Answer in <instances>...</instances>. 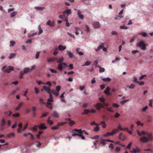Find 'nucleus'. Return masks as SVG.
Wrapping results in <instances>:
<instances>
[{"label":"nucleus","instance_id":"obj_51","mask_svg":"<svg viewBox=\"0 0 153 153\" xmlns=\"http://www.w3.org/2000/svg\"><path fill=\"white\" fill-rule=\"evenodd\" d=\"M120 28L121 29L127 30L128 29V27H127L126 26H125L124 25H123L120 27Z\"/></svg>","mask_w":153,"mask_h":153},{"label":"nucleus","instance_id":"obj_33","mask_svg":"<svg viewBox=\"0 0 153 153\" xmlns=\"http://www.w3.org/2000/svg\"><path fill=\"white\" fill-rule=\"evenodd\" d=\"M151 119H152V117L150 115H147V117H146V120H147V121L148 122H150L152 121V120H151Z\"/></svg>","mask_w":153,"mask_h":153},{"label":"nucleus","instance_id":"obj_64","mask_svg":"<svg viewBox=\"0 0 153 153\" xmlns=\"http://www.w3.org/2000/svg\"><path fill=\"white\" fill-rule=\"evenodd\" d=\"M49 70L51 71L52 73H56V71L52 69H49Z\"/></svg>","mask_w":153,"mask_h":153},{"label":"nucleus","instance_id":"obj_54","mask_svg":"<svg viewBox=\"0 0 153 153\" xmlns=\"http://www.w3.org/2000/svg\"><path fill=\"white\" fill-rule=\"evenodd\" d=\"M59 126H53L52 127V129L53 130H56L58 129V127Z\"/></svg>","mask_w":153,"mask_h":153},{"label":"nucleus","instance_id":"obj_27","mask_svg":"<svg viewBox=\"0 0 153 153\" xmlns=\"http://www.w3.org/2000/svg\"><path fill=\"white\" fill-rule=\"evenodd\" d=\"M56 58H52L48 59L47 61L48 62H51L56 61Z\"/></svg>","mask_w":153,"mask_h":153},{"label":"nucleus","instance_id":"obj_40","mask_svg":"<svg viewBox=\"0 0 153 153\" xmlns=\"http://www.w3.org/2000/svg\"><path fill=\"white\" fill-rule=\"evenodd\" d=\"M102 80L103 81H111V79L109 77H107V78H102Z\"/></svg>","mask_w":153,"mask_h":153},{"label":"nucleus","instance_id":"obj_15","mask_svg":"<svg viewBox=\"0 0 153 153\" xmlns=\"http://www.w3.org/2000/svg\"><path fill=\"white\" fill-rule=\"evenodd\" d=\"M43 88H44V90L47 93L50 94V89L48 87L46 86H43Z\"/></svg>","mask_w":153,"mask_h":153},{"label":"nucleus","instance_id":"obj_57","mask_svg":"<svg viewBox=\"0 0 153 153\" xmlns=\"http://www.w3.org/2000/svg\"><path fill=\"white\" fill-rule=\"evenodd\" d=\"M65 123H58V124H57V126H63L65 125Z\"/></svg>","mask_w":153,"mask_h":153},{"label":"nucleus","instance_id":"obj_20","mask_svg":"<svg viewBox=\"0 0 153 153\" xmlns=\"http://www.w3.org/2000/svg\"><path fill=\"white\" fill-rule=\"evenodd\" d=\"M34 8L38 10H42L45 9V7H35Z\"/></svg>","mask_w":153,"mask_h":153},{"label":"nucleus","instance_id":"obj_28","mask_svg":"<svg viewBox=\"0 0 153 153\" xmlns=\"http://www.w3.org/2000/svg\"><path fill=\"white\" fill-rule=\"evenodd\" d=\"M16 53H11L10 54V56H9V59H11L13 57H15Z\"/></svg>","mask_w":153,"mask_h":153},{"label":"nucleus","instance_id":"obj_61","mask_svg":"<svg viewBox=\"0 0 153 153\" xmlns=\"http://www.w3.org/2000/svg\"><path fill=\"white\" fill-rule=\"evenodd\" d=\"M43 133V132H42V131H39V132H38L39 134L38 135H37V138H38V139H40V136Z\"/></svg>","mask_w":153,"mask_h":153},{"label":"nucleus","instance_id":"obj_46","mask_svg":"<svg viewBox=\"0 0 153 153\" xmlns=\"http://www.w3.org/2000/svg\"><path fill=\"white\" fill-rule=\"evenodd\" d=\"M94 130L95 132L98 131H99V127H98V126H96V127L94 128Z\"/></svg>","mask_w":153,"mask_h":153},{"label":"nucleus","instance_id":"obj_29","mask_svg":"<svg viewBox=\"0 0 153 153\" xmlns=\"http://www.w3.org/2000/svg\"><path fill=\"white\" fill-rule=\"evenodd\" d=\"M17 12L16 11H13L10 13V16L11 17H14L16 15H17Z\"/></svg>","mask_w":153,"mask_h":153},{"label":"nucleus","instance_id":"obj_52","mask_svg":"<svg viewBox=\"0 0 153 153\" xmlns=\"http://www.w3.org/2000/svg\"><path fill=\"white\" fill-rule=\"evenodd\" d=\"M40 53V52H37L36 53V55H35V58L37 59L39 58Z\"/></svg>","mask_w":153,"mask_h":153},{"label":"nucleus","instance_id":"obj_37","mask_svg":"<svg viewBox=\"0 0 153 153\" xmlns=\"http://www.w3.org/2000/svg\"><path fill=\"white\" fill-rule=\"evenodd\" d=\"M10 47H13L14 45L15 44V42L14 41H10Z\"/></svg>","mask_w":153,"mask_h":153},{"label":"nucleus","instance_id":"obj_42","mask_svg":"<svg viewBox=\"0 0 153 153\" xmlns=\"http://www.w3.org/2000/svg\"><path fill=\"white\" fill-rule=\"evenodd\" d=\"M14 136V133H10L9 134H7L6 135V136H7L8 137H13Z\"/></svg>","mask_w":153,"mask_h":153},{"label":"nucleus","instance_id":"obj_4","mask_svg":"<svg viewBox=\"0 0 153 153\" xmlns=\"http://www.w3.org/2000/svg\"><path fill=\"white\" fill-rule=\"evenodd\" d=\"M92 26L95 29H97L100 27V24L97 21H95L92 24Z\"/></svg>","mask_w":153,"mask_h":153},{"label":"nucleus","instance_id":"obj_34","mask_svg":"<svg viewBox=\"0 0 153 153\" xmlns=\"http://www.w3.org/2000/svg\"><path fill=\"white\" fill-rule=\"evenodd\" d=\"M114 134L113 133H108L106 134H104L103 135V137H107L108 136H112L113 135H114Z\"/></svg>","mask_w":153,"mask_h":153},{"label":"nucleus","instance_id":"obj_8","mask_svg":"<svg viewBox=\"0 0 153 153\" xmlns=\"http://www.w3.org/2000/svg\"><path fill=\"white\" fill-rule=\"evenodd\" d=\"M140 152V150L138 146H137V149L134 148L132 149V151H130L131 153H137Z\"/></svg>","mask_w":153,"mask_h":153},{"label":"nucleus","instance_id":"obj_6","mask_svg":"<svg viewBox=\"0 0 153 153\" xmlns=\"http://www.w3.org/2000/svg\"><path fill=\"white\" fill-rule=\"evenodd\" d=\"M94 107H95L97 109L100 111L101 108L103 107V105L102 104L100 103H97L94 105Z\"/></svg>","mask_w":153,"mask_h":153},{"label":"nucleus","instance_id":"obj_58","mask_svg":"<svg viewBox=\"0 0 153 153\" xmlns=\"http://www.w3.org/2000/svg\"><path fill=\"white\" fill-rule=\"evenodd\" d=\"M98 138L99 136L98 135H97L94 137H91V138L92 139H98Z\"/></svg>","mask_w":153,"mask_h":153},{"label":"nucleus","instance_id":"obj_19","mask_svg":"<svg viewBox=\"0 0 153 153\" xmlns=\"http://www.w3.org/2000/svg\"><path fill=\"white\" fill-rule=\"evenodd\" d=\"M6 67L5 66H3V67L2 68V70L4 72H6L7 73H9L10 72V71H12V70H10L8 69H5ZM5 69V70L4 69Z\"/></svg>","mask_w":153,"mask_h":153},{"label":"nucleus","instance_id":"obj_49","mask_svg":"<svg viewBox=\"0 0 153 153\" xmlns=\"http://www.w3.org/2000/svg\"><path fill=\"white\" fill-rule=\"evenodd\" d=\"M75 31H76V32H75V34H76V35H78L79 34V32L78 31L80 30V29L78 27H76V28H75Z\"/></svg>","mask_w":153,"mask_h":153},{"label":"nucleus","instance_id":"obj_59","mask_svg":"<svg viewBox=\"0 0 153 153\" xmlns=\"http://www.w3.org/2000/svg\"><path fill=\"white\" fill-rule=\"evenodd\" d=\"M41 144V143L40 142H37V144L36 145V146L38 148H39L40 147Z\"/></svg>","mask_w":153,"mask_h":153},{"label":"nucleus","instance_id":"obj_53","mask_svg":"<svg viewBox=\"0 0 153 153\" xmlns=\"http://www.w3.org/2000/svg\"><path fill=\"white\" fill-rule=\"evenodd\" d=\"M148 109V106H146L145 107L143 108L142 109V111L143 112H144L146 110Z\"/></svg>","mask_w":153,"mask_h":153},{"label":"nucleus","instance_id":"obj_35","mask_svg":"<svg viewBox=\"0 0 153 153\" xmlns=\"http://www.w3.org/2000/svg\"><path fill=\"white\" fill-rule=\"evenodd\" d=\"M139 34L141 35L142 36L145 37L147 36V33L145 32H143L139 33Z\"/></svg>","mask_w":153,"mask_h":153},{"label":"nucleus","instance_id":"obj_39","mask_svg":"<svg viewBox=\"0 0 153 153\" xmlns=\"http://www.w3.org/2000/svg\"><path fill=\"white\" fill-rule=\"evenodd\" d=\"M118 34V33L117 31H113L111 32V34L113 36H117Z\"/></svg>","mask_w":153,"mask_h":153},{"label":"nucleus","instance_id":"obj_32","mask_svg":"<svg viewBox=\"0 0 153 153\" xmlns=\"http://www.w3.org/2000/svg\"><path fill=\"white\" fill-rule=\"evenodd\" d=\"M63 68V66L62 65H58V66H57V69L58 70L62 71Z\"/></svg>","mask_w":153,"mask_h":153},{"label":"nucleus","instance_id":"obj_50","mask_svg":"<svg viewBox=\"0 0 153 153\" xmlns=\"http://www.w3.org/2000/svg\"><path fill=\"white\" fill-rule=\"evenodd\" d=\"M99 101L102 103L105 102V99L103 97H101L99 99Z\"/></svg>","mask_w":153,"mask_h":153},{"label":"nucleus","instance_id":"obj_16","mask_svg":"<svg viewBox=\"0 0 153 153\" xmlns=\"http://www.w3.org/2000/svg\"><path fill=\"white\" fill-rule=\"evenodd\" d=\"M58 50L60 51H63L66 49V46H63L62 45H59L58 47Z\"/></svg>","mask_w":153,"mask_h":153},{"label":"nucleus","instance_id":"obj_56","mask_svg":"<svg viewBox=\"0 0 153 153\" xmlns=\"http://www.w3.org/2000/svg\"><path fill=\"white\" fill-rule=\"evenodd\" d=\"M146 135L148 136V137H149V139H150V140H152V134L150 133L149 134H147Z\"/></svg>","mask_w":153,"mask_h":153},{"label":"nucleus","instance_id":"obj_18","mask_svg":"<svg viewBox=\"0 0 153 153\" xmlns=\"http://www.w3.org/2000/svg\"><path fill=\"white\" fill-rule=\"evenodd\" d=\"M64 61V58L63 56H62L60 58L57 59H56V61H57V63H60L63 62Z\"/></svg>","mask_w":153,"mask_h":153},{"label":"nucleus","instance_id":"obj_13","mask_svg":"<svg viewBox=\"0 0 153 153\" xmlns=\"http://www.w3.org/2000/svg\"><path fill=\"white\" fill-rule=\"evenodd\" d=\"M52 116L54 118H58L59 117V115L58 113L56 111H53V113L52 114Z\"/></svg>","mask_w":153,"mask_h":153},{"label":"nucleus","instance_id":"obj_9","mask_svg":"<svg viewBox=\"0 0 153 153\" xmlns=\"http://www.w3.org/2000/svg\"><path fill=\"white\" fill-rule=\"evenodd\" d=\"M110 90V88L109 87H107L106 88V89L104 91V94H105L107 95H111V93H110L109 91Z\"/></svg>","mask_w":153,"mask_h":153},{"label":"nucleus","instance_id":"obj_55","mask_svg":"<svg viewBox=\"0 0 153 153\" xmlns=\"http://www.w3.org/2000/svg\"><path fill=\"white\" fill-rule=\"evenodd\" d=\"M19 116H20V114H19V113H16V114H12V116L14 117H19Z\"/></svg>","mask_w":153,"mask_h":153},{"label":"nucleus","instance_id":"obj_45","mask_svg":"<svg viewBox=\"0 0 153 153\" xmlns=\"http://www.w3.org/2000/svg\"><path fill=\"white\" fill-rule=\"evenodd\" d=\"M100 123L102 125V127L104 128H105L106 127V125L105 124V122L103 121L100 122Z\"/></svg>","mask_w":153,"mask_h":153},{"label":"nucleus","instance_id":"obj_1","mask_svg":"<svg viewBox=\"0 0 153 153\" xmlns=\"http://www.w3.org/2000/svg\"><path fill=\"white\" fill-rule=\"evenodd\" d=\"M61 90V86L60 85H58L56 87V91L53 89L51 91V92L54 95L57 97L59 95V91Z\"/></svg>","mask_w":153,"mask_h":153},{"label":"nucleus","instance_id":"obj_30","mask_svg":"<svg viewBox=\"0 0 153 153\" xmlns=\"http://www.w3.org/2000/svg\"><path fill=\"white\" fill-rule=\"evenodd\" d=\"M67 54L68 55V56H69L70 58H72L73 57V56H74L73 53H71V52L70 51H68Z\"/></svg>","mask_w":153,"mask_h":153},{"label":"nucleus","instance_id":"obj_5","mask_svg":"<svg viewBox=\"0 0 153 153\" xmlns=\"http://www.w3.org/2000/svg\"><path fill=\"white\" fill-rule=\"evenodd\" d=\"M139 140H140L142 141V142L143 143H145L148 142L149 139H148L147 137L145 136H143L140 138Z\"/></svg>","mask_w":153,"mask_h":153},{"label":"nucleus","instance_id":"obj_43","mask_svg":"<svg viewBox=\"0 0 153 153\" xmlns=\"http://www.w3.org/2000/svg\"><path fill=\"white\" fill-rule=\"evenodd\" d=\"M5 124V120L4 119H3L2 120V122H1L0 125H1V126H3Z\"/></svg>","mask_w":153,"mask_h":153},{"label":"nucleus","instance_id":"obj_48","mask_svg":"<svg viewBox=\"0 0 153 153\" xmlns=\"http://www.w3.org/2000/svg\"><path fill=\"white\" fill-rule=\"evenodd\" d=\"M85 27L87 32H88V33H90L91 32V30H90V29L89 26L87 25H86Z\"/></svg>","mask_w":153,"mask_h":153},{"label":"nucleus","instance_id":"obj_10","mask_svg":"<svg viewBox=\"0 0 153 153\" xmlns=\"http://www.w3.org/2000/svg\"><path fill=\"white\" fill-rule=\"evenodd\" d=\"M68 16H67L66 17H65V15L63 14L62 15H60L59 16V18L64 21H67Z\"/></svg>","mask_w":153,"mask_h":153},{"label":"nucleus","instance_id":"obj_25","mask_svg":"<svg viewBox=\"0 0 153 153\" xmlns=\"http://www.w3.org/2000/svg\"><path fill=\"white\" fill-rule=\"evenodd\" d=\"M23 104V103L22 102H21L19 104L18 106L16 108V111H18L19 110L20 108L22 106Z\"/></svg>","mask_w":153,"mask_h":153},{"label":"nucleus","instance_id":"obj_63","mask_svg":"<svg viewBox=\"0 0 153 153\" xmlns=\"http://www.w3.org/2000/svg\"><path fill=\"white\" fill-rule=\"evenodd\" d=\"M130 42L132 43L134 41V37H130L129 38Z\"/></svg>","mask_w":153,"mask_h":153},{"label":"nucleus","instance_id":"obj_41","mask_svg":"<svg viewBox=\"0 0 153 153\" xmlns=\"http://www.w3.org/2000/svg\"><path fill=\"white\" fill-rule=\"evenodd\" d=\"M27 73H26L23 72L22 71H20V73H19V78H20V79H22V76H23L24 75V74Z\"/></svg>","mask_w":153,"mask_h":153},{"label":"nucleus","instance_id":"obj_21","mask_svg":"<svg viewBox=\"0 0 153 153\" xmlns=\"http://www.w3.org/2000/svg\"><path fill=\"white\" fill-rule=\"evenodd\" d=\"M32 111H33V116L35 117L36 116V108L35 107L33 106L32 107Z\"/></svg>","mask_w":153,"mask_h":153},{"label":"nucleus","instance_id":"obj_38","mask_svg":"<svg viewBox=\"0 0 153 153\" xmlns=\"http://www.w3.org/2000/svg\"><path fill=\"white\" fill-rule=\"evenodd\" d=\"M36 34H37V33L36 32L34 33L31 34H30V33H28V37H29V38H30L31 37H32V36H34L35 35H36Z\"/></svg>","mask_w":153,"mask_h":153},{"label":"nucleus","instance_id":"obj_24","mask_svg":"<svg viewBox=\"0 0 153 153\" xmlns=\"http://www.w3.org/2000/svg\"><path fill=\"white\" fill-rule=\"evenodd\" d=\"M38 29L39 30V32L38 33V35H40L41 33H42L43 32V30H42V29L41 27V26L40 25H39L38 26Z\"/></svg>","mask_w":153,"mask_h":153},{"label":"nucleus","instance_id":"obj_23","mask_svg":"<svg viewBox=\"0 0 153 153\" xmlns=\"http://www.w3.org/2000/svg\"><path fill=\"white\" fill-rule=\"evenodd\" d=\"M58 53V50L57 48L56 47L54 48V51H53V55L56 56Z\"/></svg>","mask_w":153,"mask_h":153},{"label":"nucleus","instance_id":"obj_26","mask_svg":"<svg viewBox=\"0 0 153 153\" xmlns=\"http://www.w3.org/2000/svg\"><path fill=\"white\" fill-rule=\"evenodd\" d=\"M91 64V62L90 61H87L84 64L82 65V66H88Z\"/></svg>","mask_w":153,"mask_h":153},{"label":"nucleus","instance_id":"obj_60","mask_svg":"<svg viewBox=\"0 0 153 153\" xmlns=\"http://www.w3.org/2000/svg\"><path fill=\"white\" fill-rule=\"evenodd\" d=\"M38 127V125H35L34 126V127L33 128V131H37V128Z\"/></svg>","mask_w":153,"mask_h":153},{"label":"nucleus","instance_id":"obj_2","mask_svg":"<svg viewBox=\"0 0 153 153\" xmlns=\"http://www.w3.org/2000/svg\"><path fill=\"white\" fill-rule=\"evenodd\" d=\"M146 44H145L144 42L142 40H141L140 42L137 43V45H136V46L138 48H140L142 47V48H141V49L143 51L146 50Z\"/></svg>","mask_w":153,"mask_h":153},{"label":"nucleus","instance_id":"obj_44","mask_svg":"<svg viewBox=\"0 0 153 153\" xmlns=\"http://www.w3.org/2000/svg\"><path fill=\"white\" fill-rule=\"evenodd\" d=\"M76 51L79 56H82L83 55V53L82 52L79 51L77 49H76Z\"/></svg>","mask_w":153,"mask_h":153},{"label":"nucleus","instance_id":"obj_12","mask_svg":"<svg viewBox=\"0 0 153 153\" xmlns=\"http://www.w3.org/2000/svg\"><path fill=\"white\" fill-rule=\"evenodd\" d=\"M71 133L73 134H72V136L73 137H75L76 136H79V135H82V132H78L76 133L73 132V131H72Z\"/></svg>","mask_w":153,"mask_h":153},{"label":"nucleus","instance_id":"obj_62","mask_svg":"<svg viewBox=\"0 0 153 153\" xmlns=\"http://www.w3.org/2000/svg\"><path fill=\"white\" fill-rule=\"evenodd\" d=\"M135 87V85H134V84H131V85H130L129 86V89H133L134 87Z\"/></svg>","mask_w":153,"mask_h":153},{"label":"nucleus","instance_id":"obj_31","mask_svg":"<svg viewBox=\"0 0 153 153\" xmlns=\"http://www.w3.org/2000/svg\"><path fill=\"white\" fill-rule=\"evenodd\" d=\"M89 112H90L89 109H84V112L82 113L81 114L82 115L87 114H88V113Z\"/></svg>","mask_w":153,"mask_h":153},{"label":"nucleus","instance_id":"obj_47","mask_svg":"<svg viewBox=\"0 0 153 153\" xmlns=\"http://www.w3.org/2000/svg\"><path fill=\"white\" fill-rule=\"evenodd\" d=\"M4 114L8 116H10L12 114V112L11 111H9L8 112H5Z\"/></svg>","mask_w":153,"mask_h":153},{"label":"nucleus","instance_id":"obj_7","mask_svg":"<svg viewBox=\"0 0 153 153\" xmlns=\"http://www.w3.org/2000/svg\"><path fill=\"white\" fill-rule=\"evenodd\" d=\"M63 15H65V14H67V16H68L71 13V10L69 9L65 10L63 11Z\"/></svg>","mask_w":153,"mask_h":153},{"label":"nucleus","instance_id":"obj_22","mask_svg":"<svg viewBox=\"0 0 153 153\" xmlns=\"http://www.w3.org/2000/svg\"><path fill=\"white\" fill-rule=\"evenodd\" d=\"M98 68H99V71L100 73H103L105 71V69L104 68L101 67L100 66H97Z\"/></svg>","mask_w":153,"mask_h":153},{"label":"nucleus","instance_id":"obj_17","mask_svg":"<svg viewBox=\"0 0 153 153\" xmlns=\"http://www.w3.org/2000/svg\"><path fill=\"white\" fill-rule=\"evenodd\" d=\"M31 70H30V68L28 67H26L24 68L23 69V71H22L24 73H28L30 71H31Z\"/></svg>","mask_w":153,"mask_h":153},{"label":"nucleus","instance_id":"obj_36","mask_svg":"<svg viewBox=\"0 0 153 153\" xmlns=\"http://www.w3.org/2000/svg\"><path fill=\"white\" fill-rule=\"evenodd\" d=\"M106 109H107V110L110 112H113V110L112 107L111 106L108 107Z\"/></svg>","mask_w":153,"mask_h":153},{"label":"nucleus","instance_id":"obj_11","mask_svg":"<svg viewBox=\"0 0 153 153\" xmlns=\"http://www.w3.org/2000/svg\"><path fill=\"white\" fill-rule=\"evenodd\" d=\"M39 129L40 130H42L44 129H46L47 128V127L45 126V125L43 123H40V126H38Z\"/></svg>","mask_w":153,"mask_h":153},{"label":"nucleus","instance_id":"obj_14","mask_svg":"<svg viewBox=\"0 0 153 153\" xmlns=\"http://www.w3.org/2000/svg\"><path fill=\"white\" fill-rule=\"evenodd\" d=\"M118 138H119V139L121 140H122L123 141L126 139V137L123 134V133H121L120 134H119Z\"/></svg>","mask_w":153,"mask_h":153},{"label":"nucleus","instance_id":"obj_3","mask_svg":"<svg viewBox=\"0 0 153 153\" xmlns=\"http://www.w3.org/2000/svg\"><path fill=\"white\" fill-rule=\"evenodd\" d=\"M105 43H102L98 46L97 49H95V51L97 52L101 48H102V51L105 52H107V48L104 47Z\"/></svg>","mask_w":153,"mask_h":153}]
</instances>
